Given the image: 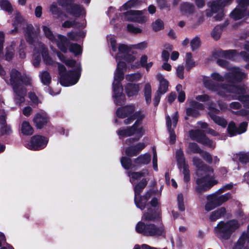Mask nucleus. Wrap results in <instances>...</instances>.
Masks as SVG:
<instances>
[{"instance_id": "bf43d9fd", "label": "nucleus", "mask_w": 249, "mask_h": 249, "mask_svg": "<svg viewBox=\"0 0 249 249\" xmlns=\"http://www.w3.org/2000/svg\"><path fill=\"white\" fill-rule=\"evenodd\" d=\"M201 157L209 164H212L213 162V157L208 152L204 150L200 154Z\"/></svg>"}, {"instance_id": "8fccbe9b", "label": "nucleus", "mask_w": 249, "mask_h": 249, "mask_svg": "<svg viewBox=\"0 0 249 249\" xmlns=\"http://www.w3.org/2000/svg\"><path fill=\"white\" fill-rule=\"evenodd\" d=\"M41 53L44 62L50 64L52 61V58L49 55L48 49L45 47L43 48Z\"/></svg>"}, {"instance_id": "4c0bfd02", "label": "nucleus", "mask_w": 249, "mask_h": 249, "mask_svg": "<svg viewBox=\"0 0 249 249\" xmlns=\"http://www.w3.org/2000/svg\"><path fill=\"white\" fill-rule=\"evenodd\" d=\"M186 68L187 71L196 66V63L192 59V54L191 53H187L186 54Z\"/></svg>"}, {"instance_id": "a18cd8bd", "label": "nucleus", "mask_w": 249, "mask_h": 249, "mask_svg": "<svg viewBox=\"0 0 249 249\" xmlns=\"http://www.w3.org/2000/svg\"><path fill=\"white\" fill-rule=\"evenodd\" d=\"M153 30L158 32L164 29V23L160 19H157L152 24Z\"/></svg>"}, {"instance_id": "a211bd4d", "label": "nucleus", "mask_w": 249, "mask_h": 249, "mask_svg": "<svg viewBox=\"0 0 249 249\" xmlns=\"http://www.w3.org/2000/svg\"><path fill=\"white\" fill-rule=\"evenodd\" d=\"M237 52L235 50H223L219 49L215 51L213 55L215 57H224L227 59H232L236 55Z\"/></svg>"}, {"instance_id": "13d9d810", "label": "nucleus", "mask_w": 249, "mask_h": 249, "mask_svg": "<svg viewBox=\"0 0 249 249\" xmlns=\"http://www.w3.org/2000/svg\"><path fill=\"white\" fill-rule=\"evenodd\" d=\"M246 240H249V234L244 232L238 240L237 244L239 246H244Z\"/></svg>"}, {"instance_id": "0eeeda50", "label": "nucleus", "mask_w": 249, "mask_h": 249, "mask_svg": "<svg viewBox=\"0 0 249 249\" xmlns=\"http://www.w3.org/2000/svg\"><path fill=\"white\" fill-rule=\"evenodd\" d=\"M33 122L37 129L53 127L51 123L50 116L44 111H41L35 114L33 119Z\"/></svg>"}, {"instance_id": "7ed1b4c3", "label": "nucleus", "mask_w": 249, "mask_h": 249, "mask_svg": "<svg viewBox=\"0 0 249 249\" xmlns=\"http://www.w3.org/2000/svg\"><path fill=\"white\" fill-rule=\"evenodd\" d=\"M21 73L15 69H13L10 73V83L15 95V102L17 105H20L25 101L27 90L21 87Z\"/></svg>"}, {"instance_id": "6e6552de", "label": "nucleus", "mask_w": 249, "mask_h": 249, "mask_svg": "<svg viewBox=\"0 0 249 249\" xmlns=\"http://www.w3.org/2000/svg\"><path fill=\"white\" fill-rule=\"evenodd\" d=\"M48 142V138L41 135H35L31 138L27 147L31 150H40L46 147Z\"/></svg>"}, {"instance_id": "b1692460", "label": "nucleus", "mask_w": 249, "mask_h": 249, "mask_svg": "<svg viewBox=\"0 0 249 249\" xmlns=\"http://www.w3.org/2000/svg\"><path fill=\"white\" fill-rule=\"evenodd\" d=\"M35 32V29L32 24H29L27 26L25 30V37L26 42L30 45H34L35 43V37L33 36Z\"/></svg>"}, {"instance_id": "49530a36", "label": "nucleus", "mask_w": 249, "mask_h": 249, "mask_svg": "<svg viewBox=\"0 0 249 249\" xmlns=\"http://www.w3.org/2000/svg\"><path fill=\"white\" fill-rule=\"evenodd\" d=\"M168 86L169 82L167 80L163 81V82H160V86L158 89L157 91L160 94H163L168 91Z\"/></svg>"}, {"instance_id": "f257e3e1", "label": "nucleus", "mask_w": 249, "mask_h": 249, "mask_svg": "<svg viewBox=\"0 0 249 249\" xmlns=\"http://www.w3.org/2000/svg\"><path fill=\"white\" fill-rule=\"evenodd\" d=\"M193 162L197 168L196 175L198 177L196 180L195 191L200 195L217 184L218 181L214 179L213 169L205 164L199 158L194 157Z\"/></svg>"}, {"instance_id": "39448f33", "label": "nucleus", "mask_w": 249, "mask_h": 249, "mask_svg": "<svg viewBox=\"0 0 249 249\" xmlns=\"http://www.w3.org/2000/svg\"><path fill=\"white\" fill-rule=\"evenodd\" d=\"M136 231L145 236L165 237L166 235L165 228L162 223L157 227L154 224H145L140 221L136 226Z\"/></svg>"}, {"instance_id": "72a5a7b5", "label": "nucleus", "mask_w": 249, "mask_h": 249, "mask_svg": "<svg viewBox=\"0 0 249 249\" xmlns=\"http://www.w3.org/2000/svg\"><path fill=\"white\" fill-rule=\"evenodd\" d=\"M21 131L25 135H31L34 132V128L30 125L29 122L27 121H24L22 122L21 124Z\"/></svg>"}, {"instance_id": "79ce46f5", "label": "nucleus", "mask_w": 249, "mask_h": 249, "mask_svg": "<svg viewBox=\"0 0 249 249\" xmlns=\"http://www.w3.org/2000/svg\"><path fill=\"white\" fill-rule=\"evenodd\" d=\"M237 126L233 121H231L228 124L227 132L230 137H233L238 135Z\"/></svg>"}, {"instance_id": "9b49d317", "label": "nucleus", "mask_w": 249, "mask_h": 249, "mask_svg": "<svg viewBox=\"0 0 249 249\" xmlns=\"http://www.w3.org/2000/svg\"><path fill=\"white\" fill-rule=\"evenodd\" d=\"M214 106L215 104L212 102L209 104L207 107L209 110L208 114L214 123L223 128H225L227 125L228 122L223 117L217 115L220 113V111Z\"/></svg>"}, {"instance_id": "6e6d98bb", "label": "nucleus", "mask_w": 249, "mask_h": 249, "mask_svg": "<svg viewBox=\"0 0 249 249\" xmlns=\"http://www.w3.org/2000/svg\"><path fill=\"white\" fill-rule=\"evenodd\" d=\"M142 75L140 73H134L130 74H127L125 76L126 79L130 82L138 81L141 79Z\"/></svg>"}, {"instance_id": "e433bc0d", "label": "nucleus", "mask_w": 249, "mask_h": 249, "mask_svg": "<svg viewBox=\"0 0 249 249\" xmlns=\"http://www.w3.org/2000/svg\"><path fill=\"white\" fill-rule=\"evenodd\" d=\"M188 153H193L194 154H200L202 152V150L197 143L194 142H190L188 144Z\"/></svg>"}, {"instance_id": "09e8293b", "label": "nucleus", "mask_w": 249, "mask_h": 249, "mask_svg": "<svg viewBox=\"0 0 249 249\" xmlns=\"http://www.w3.org/2000/svg\"><path fill=\"white\" fill-rule=\"evenodd\" d=\"M132 49V47H129L124 44H120L118 46V51L123 55H124L126 53H130Z\"/></svg>"}, {"instance_id": "423d86ee", "label": "nucleus", "mask_w": 249, "mask_h": 249, "mask_svg": "<svg viewBox=\"0 0 249 249\" xmlns=\"http://www.w3.org/2000/svg\"><path fill=\"white\" fill-rule=\"evenodd\" d=\"M81 71L80 66H77L75 69L69 70L64 75H61V78H59L60 84L64 87L75 84L80 77Z\"/></svg>"}, {"instance_id": "e2e57ef3", "label": "nucleus", "mask_w": 249, "mask_h": 249, "mask_svg": "<svg viewBox=\"0 0 249 249\" xmlns=\"http://www.w3.org/2000/svg\"><path fill=\"white\" fill-rule=\"evenodd\" d=\"M139 4V0H129L124 4L123 7L125 10H127Z\"/></svg>"}, {"instance_id": "ddd939ff", "label": "nucleus", "mask_w": 249, "mask_h": 249, "mask_svg": "<svg viewBox=\"0 0 249 249\" xmlns=\"http://www.w3.org/2000/svg\"><path fill=\"white\" fill-rule=\"evenodd\" d=\"M123 15L129 21L143 23L147 21V18L143 15L142 11L130 10L123 13Z\"/></svg>"}, {"instance_id": "5701e85b", "label": "nucleus", "mask_w": 249, "mask_h": 249, "mask_svg": "<svg viewBox=\"0 0 249 249\" xmlns=\"http://www.w3.org/2000/svg\"><path fill=\"white\" fill-rule=\"evenodd\" d=\"M53 43H56L57 47L64 53L67 52V38L60 34H57V38L56 41Z\"/></svg>"}, {"instance_id": "2f4dec72", "label": "nucleus", "mask_w": 249, "mask_h": 249, "mask_svg": "<svg viewBox=\"0 0 249 249\" xmlns=\"http://www.w3.org/2000/svg\"><path fill=\"white\" fill-rule=\"evenodd\" d=\"M134 203L136 206L141 210H143L147 205V199H145L143 196H134Z\"/></svg>"}, {"instance_id": "4be33fe9", "label": "nucleus", "mask_w": 249, "mask_h": 249, "mask_svg": "<svg viewBox=\"0 0 249 249\" xmlns=\"http://www.w3.org/2000/svg\"><path fill=\"white\" fill-rule=\"evenodd\" d=\"M117 134L121 138L130 137L136 134V131L132 126H127L125 128L121 127L117 132Z\"/></svg>"}, {"instance_id": "680f3d73", "label": "nucleus", "mask_w": 249, "mask_h": 249, "mask_svg": "<svg viewBox=\"0 0 249 249\" xmlns=\"http://www.w3.org/2000/svg\"><path fill=\"white\" fill-rule=\"evenodd\" d=\"M125 154L128 157H132L138 155L134 146H130L126 148Z\"/></svg>"}, {"instance_id": "473e14b6", "label": "nucleus", "mask_w": 249, "mask_h": 249, "mask_svg": "<svg viewBox=\"0 0 249 249\" xmlns=\"http://www.w3.org/2000/svg\"><path fill=\"white\" fill-rule=\"evenodd\" d=\"M42 31L45 36L52 42L56 41L57 34L53 33L51 29L48 26L43 25L42 27Z\"/></svg>"}, {"instance_id": "0e129e2a", "label": "nucleus", "mask_w": 249, "mask_h": 249, "mask_svg": "<svg viewBox=\"0 0 249 249\" xmlns=\"http://www.w3.org/2000/svg\"><path fill=\"white\" fill-rule=\"evenodd\" d=\"M12 133L11 126L8 125L7 124L3 125L0 128V135L1 136L4 135H10Z\"/></svg>"}, {"instance_id": "c85d7f7f", "label": "nucleus", "mask_w": 249, "mask_h": 249, "mask_svg": "<svg viewBox=\"0 0 249 249\" xmlns=\"http://www.w3.org/2000/svg\"><path fill=\"white\" fill-rule=\"evenodd\" d=\"M148 179L143 178L140 182L137 183L134 187V191L135 196H139L143 189L147 186Z\"/></svg>"}, {"instance_id": "4d7b16f0", "label": "nucleus", "mask_w": 249, "mask_h": 249, "mask_svg": "<svg viewBox=\"0 0 249 249\" xmlns=\"http://www.w3.org/2000/svg\"><path fill=\"white\" fill-rule=\"evenodd\" d=\"M186 113L188 116L193 117L194 118H196L199 115V111L191 107L186 109Z\"/></svg>"}, {"instance_id": "c9c22d12", "label": "nucleus", "mask_w": 249, "mask_h": 249, "mask_svg": "<svg viewBox=\"0 0 249 249\" xmlns=\"http://www.w3.org/2000/svg\"><path fill=\"white\" fill-rule=\"evenodd\" d=\"M120 161L122 167L125 170H129L133 167L132 160L130 157L123 156Z\"/></svg>"}, {"instance_id": "3c124183", "label": "nucleus", "mask_w": 249, "mask_h": 249, "mask_svg": "<svg viewBox=\"0 0 249 249\" xmlns=\"http://www.w3.org/2000/svg\"><path fill=\"white\" fill-rule=\"evenodd\" d=\"M50 11L53 16L57 18H60L63 15V12L60 8L56 5H52L50 7Z\"/></svg>"}, {"instance_id": "052dcab7", "label": "nucleus", "mask_w": 249, "mask_h": 249, "mask_svg": "<svg viewBox=\"0 0 249 249\" xmlns=\"http://www.w3.org/2000/svg\"><path fill=\"white\" fill-rule=\"evenodd\" d=\"M248 126V123L247 122H243L241 123L238 127H237V131L238 134H241L246 132Z\"/></svg>"}, {"instance_id": "1a4fd4ad", "label": "nucleus", "mask_w": 249, "mask_h": 249, "mask_svg": "<svg viewBox=\"0 0 249 249\" xmlns=\"http://www.w3.org/2000/svg\"><path fill=\"white\" fill-rule=\"evenodd\" d=\"M190 135L191 139L209 148H214L215 144L206 136L204 131L201 130H192L190 132Z\"/></svg>"}, {"instance_id": "338daca9", "label": "nucleus", "mask_w": 249, "mask_h": 249, "mask_svg": "<svg viewBox=\"0 0 249 249\" xmlns=\"http://www.w3.org/2000/svg\"><path fill=\"white\" fill-rule=\"evenodd\" d=\"M33 64L35 67H38L41 61V57L39 53H34L33 56Z\"/></svg>"}, {"instance_id": "de8ad7c7", "label": "nucleus", "mask_w": 249, "mask_h": 249, "mask_svg": "<svg viewBox=\"0 0 249 249\" xmlns=\"http://www.w3.org/2000/svg\"><path fill=\"white\" fill-rule=\"evenodd\" d=\"M222 31L221 26L218 25L216 26L211 33L212 36L215 40H218L220 37Z\"/></svg>"}, {"instance_id": "412c9836", "label": "nucleus", "mask_w": 249, "mask_h": 249, "mask_svg": "<svg viewBox=\"0 0 249 249\" xmlns=\"http://www.w3.org/2000/svg\"><path fill=\"white\" fill-rule=\"evenodd\" d=\"M165 119L167 128L170 134V143L171 144H173L176 142V135L174 130V128H172V121L169 115H167L166 116Z\"/></svg>"}, {"instance_id": "6ab92c4d", "label": "nucleus", "mask_w": 249, "mask_h": 249, "mask_svg": "<svg viewBox=\"0 0 249 249\" xmlns=\"http://www.w3.org/2000/svg\"><path fill=\"white\" fill-rule=\"evenodd\" d=\"M125 90L128 97H132L138 95L140 90L139 84L128 83L125 86Z\"/></svg>"}, {"instance_id": "ea45409f", "label": "nucleus", "mask_w": 249, "mask_h": 249, "mask_svg": "<svg viewBox=\"0 0 249 249\" xmlns=\"http://www.w3.org/2000/svg\"><path fill=\"white\" fill-rule=\"evenodd\" d=\"M135 123L132 125H131L134 129L136 131V133L141 134V136H143L144 134L145 131L143 126L141 125L142 123L143 120H140L139 119H136Z\"/></svg>"}, {"instance_id": "4468645a", "label": "nucleus", "mask_w": 249, "mask_h": 249, "mask_svg": "<svg viewBox=\"0 0 249 249\" xmlns=\"http://www.w3.org/2000/svg\"><path fill=\"white\" fill-rule=\"evenodd\" d=\"M207 202L205 205V210L209 212L220 206L218 196L216 194L209 195L206 197Z\"/></svg>"}, {"instance_id": "393cba45", "label": "nucleus", "mask_w": 249, "mask_h": 249, "mask_svg": "<svg viewBox=\"0 0 249 249\" xmlns=\"http://www.w3.org/2000/svg\"><path fill=\"white\" fill-rule=\"evenodd\" d=\"M226 209L225 207H222L212 212L209 216L210 221L214 222L217 219L224 216L226 213Z\"/></svg>"}, {"instance_id": "a878e982", "label": "nucleus", "mask_w": 249, "mask_h": 249, "mask_svg": "<svg viewBox=\"0 0 249 249\" xmlns=\"http://www.w3.org/2000/svg\"><path fill=\"white\" fill-rule=\"evenodd\" d=\"M41 81L44 85L48 86V90L51 94H53V90L51 87H49L50 84L52 81V77L50 73L48 71H44L41 72L39 75Z\"/></svg>"}, {"instance_id": "58836bf2", "label": "nucleus", "mask_w": 249, "mask_h": 249, "mask_svg": "<svg viewBox=\"0 0 249 249\" xmlns=\"http://www.w3.org/2000/svg\"><path fill=\"white\" fill-rule=\"evenodd\" d=\"M69 51L75 56L80 55L82 53L81 46L76 43H72L69 46Z\"/></svg>"}, {"instance_id": "9d476101", "label": "nucleus", "mask_w": 249, "mask_h": 249, "mask_svg": "<svg viewBox=\"0 0 249 249\" xmlns=\"http://www.w3.org/2000/svg\"><path fill=\"white\" fill-rule=\"evenodd\" d=\"M176 160L179 169H183L184 182L187 183L190 180V172L189 165L185 161V159L182 150H178L176 153Z\"/></svg>"}, {"instance_id": "c756f323", "label": "nucleus", "mask_w": 249, "mask_h": 249, "mask_svg": "<svg viewBox=\"0 0 249 249\" xmlns=\"http://www.w3.org/2000/svg\"><path fill=\"white\" fill-rule=\"evenodd\" d=\"M151 161V155L149 153L141 155L134 159V162L137 165H146Z\"/></svg>"}, {"instance_id": "20e7f679", "label": "nucleus", "mask_w": 249, "mask_h": 249, "mask_svg": "<svg viewBox=\"0 0 249 249\" xmlns=\"http://www.w3.org/2000/svg\"><path fill=\"white\" fill-rule=\"evenodd\" d=\"M240 224L236 219H231L226 222L221 221L214 228L216 236L221 240H228L231 235L240 227Z\"/></svg>"}, {"instance_id": "bb28decb", "label": "nucleus", "mask_w": 249, "mask_h": 249, "mask_svg": "<svg viewBox=\"0 0 249 249\" xmlns=\"http://www.w3.org/2000/svg\"><path fill=\"white\" fill-rule=\"evenodd\" d=\"M246 12L245 10L236 6L231 13L230 17L234 20H238L247 16Z\"/></svg>"}, {"instance_id": "5fc2aeb1", "label": "nucleus", "mask_w": 249, "mask_h": 249, "mask_svg": "<svg viewBox=\"0 0 249 249\" xmlns=\"http://www.w3.org/2000/svg\"><path fill=\"white\" fill-rule=\"evenodd\" d=\"M238 160L242 164H247L249 162V154L248 153H240L237 154Z\"/></svg>"}, {"instance_id": "cd10ccee", "label": "nucleus", "mask_w": 249, "mask_h": 249, "mask_svg": "<svg viewBox=\"0 0 249 249\" xmlns=\"http://www.w3.org/2000/svg\"><path fill=\"white\" fill-rule=\"evenodd\" d=\"M67 12L75 18H79L82 14V8L78 4L73 3L66 10Z\"/></svg>"}, {"instance_id": "2eb2a0df", "label": "nucleus", "mask_w": 249, "mask_h": 249, "mask_svg": "<svg viewBox=\"0 0 249 249\" xmlns=\"http://www.w3.org/2000/svg\"><path fill=\"white\" fill-rule=\"evenodd\" d=\"M134 111L135 107L134 105H126L118 107L116 114L119 118L124 119L133 114Z\"/></svg>"}, {"instance_id": "37998d69", "label": "nucleus", "mask_w": 249, "mask_h": 249, "mask_svg": "<svg viewBox=\"0 0 249 249\" xmlns=\"http://www.w3.org/2000/svg\"><path fill=\"white\" fill-rule=\"evenodd\" d=\"M220 0H216L212 2L210 1L208 3V6L211 8L214 13H217L219 11L220 8L222 7L221 5V2H220Z\"/></svg>"}, {"instance_id": "f8f14e48", "label": "nucleus", "mask_w": 249, "mask_h": 249, "mask_svg": "<svg viewBox=\"0 0 249 249\" xmlns=\"http://www.w3.org/2000/svg\"><path fill=\"white\" fill-rule=\"evenodd\" d=\"M162 212L161 207L157 208H148L142 216V220L146 221L160 222L161 221Z\"/></svg>"}, {"instance_id": "c03bdc74", "label": "nucleus", "mask_w": 249, "mask_h": 249, "mask_svg": "<svg viewBox=\"0 0 249 249\" xmlns=\"http://www.w3.org/2000/svg\"><path fill=\"white\" fill-rule=\"evenodd\" d=\"M148 174V170L147 169H142L140 172H133L131 173V178L134 180H139L142 177H144L146 175Z\"/></svg>"}, {"instance_id": "aec40b11", "label": "nucleus", "mask_w": 249, "mask_h": 249, "mask_svg": "<svg viewBox=\"0 0 249 249\" xmlns=\"http://www.w3.org/2000/svg\"><path fill=\"white\" fill-rule=\"evenodd\" d=\"M246 77L244 72L237 71L231 73L227 77V80L230 83V84H233L234 82H240Z\"/></svg>"}, {"instance_id": "f3484780", "label": "nucleus", "mask_w": 249, "mask_h": 249, "mask_svg": "<svg viewBox=\"0 0 249 249\" xmlns=\"http://www.w3.org/2000/svg\"><path fill=\"white\" fill-rule=\"evenodd\" d=\"M179 11L183 16H191L195 12V6L189 2H182L179 6Z\"/></svg>"}, {"instance_id": "dca6fc26", "label": "nucleus", "mask_w": 249, "mask_h": 249, "mask_svg": "<svg viewBox=\"0 0 249 249\" xmlns=\"http://www.w3.org/2000/svg\"><path fill=\"white\" fill-rule=\"evenodd\" d=\"M113 88V97L114 99L115 104L118 106H122L125 102V96L123 93V87H112Z\"/></svg>"}, {"instance_id": "603ef678", "label": "nucleus", "mask_w": 249, "mask_h": 249, "mask_svg": "<svg viewBox=\"0 0 249 249\" xmlns=\"http://www.w3.org/2000/svg\"><path fill=\"white\" fill-rule=\"evenodd\" d=\"M157 2L160 9L170 10L171 4L168 0H157Z\"/></svg>"}, {"instance_id": "774afa93", "label": "nucleus", "mask_w": 249, "mask_h": 249, "mask_svg": "<svg viewBox=\"0 0 249 249\" xmlns=\"http://www.w3.org/2000/svg\"><path fill=\"white\" fill-rule=\"evenodd\" d=\"M190 107H193L196 109L203 110L205 108L204 105L196 101H192L190 104Z\"/></svg>"}, {"instance_id": "f704fd0d", "label": "nucleus", "mask_w": 249, "mask_h": 249, "mask_svg": "<svg viewBox=\"0 0 249 249\" xmlns=\"http://www.w3.org/2000/svg\"><path fill=\"white\" fill-rule=\"evenodd\" d=\"M151 86L149 83H146L143 89L144 96L146 103L149 105L151 102Z\"/></svg>"}, {"instance_id": "f03ea898", "label": "nucleus", "mask_w": 249, "mask_h": 249, "mask_svg": "<svg viewBox=\"0 0 249 249\" xmlns=\"http://www.w3.org/2000/svg\"><path fill=\"white\" fill-rule=\"evenodd\" d=\"M222 90L218 94L228 101L238 100L245 108L249 109V95L247 94L248 88L245 85H233L223 83Z\"/></svg>"}, {"instance_id": "69168bd1", "label": "nucleus", "mask_w": 249, "mask_h": 249, "mask_svg": "<svg viewBox=\"0 0 249 249\" xmlns=\"http://www.w3.org/2000/svg\"><path fill=\"white\" fill-rule=\"evenodd\" d=\"M204 85L207 88L212 90H216L218 87V85L217 84H215L211 80L205 81Z\"/></svg>"}, {"instance_id": "864d4df0", "label": "nucleus", "mask_w": 249, "mask_h": 249, "mask_svg": "<svg viewBox=\"0 0 249 249\" xmlns=\"http://www.w3.org/2000/svg\"><path fill=\"white\" fill-rule=\"evenodd\" d=\"M190 45L193 51L199 48L200 46V39L198 36L194 38L190 42Z\"/></svg>"}, {"instance_id": "7c9ffc66", "label": "nucleus", "mask_w": 249, "mask_h": 249, "mask_svg": "<svg viewBox=\"0 0 249 249\" xmlns=\"http://www.w3.org/2000/svg\"><path fill=\"white\" fill-rule=\"evenodd\" d=\"M124 78V71H117L116 70L114 73V82L112 83V87H123L121 81Z\"/></svg>"}, {"instance_id": "a19ab883", "label": "nucleus", "mask_w": 249, "mask_h": 249, "mask_svg": "<svg viewBox=\"0 0 249 249\" xmlns=\"http://www.w3.org/2000/svg\"><path fill=\"white\" fill-rule=\"evenodd\" d=\"M0 7L9 13H12L13 11L11 4L8 0H0Z\"/></svg>"}]
</instances>
